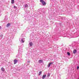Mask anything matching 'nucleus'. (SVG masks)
Listing matches in <instances>:
<instances>
[{
	"label": "nucleus",
	"mask_w": 79,
	"mask_h": 79,
	"mask_svg": "<svg viewBox=\"0 0 79 79\" xmlns=\"http://www.w3.org/2000/svg\"><path fill=\"white\" fill-rule=\"evenodd\" d=\"M76 53H77V50L75 49L73 51V53H74V54H76Z\"/></svg>",
	"instance_id": "423d86ee"
},
{
	"label": "nucleus",
	"mask_w": 79,
	"mask_h": 79,
	"mask_svg": "<svg viewBox=\"0 0 79 79\" xmlns=\"http://www.w3.org/2000/svg\"><path fill=\"white\" fill-rule=\"evenodd\" d=\"M43 60H40L38 62L39 63H43Z\"/></svg>",
	"instance_id": "6e6552de"
},
{
	"label": "nucleus",
	"mask_w": 79,
	"mask_h": 79,
	"mask_svg": "<svg viewBox=\"0 0 79 79\" xmlns=\"http://www.w3.org/2000/svg\"><path fill=\"white\" fill-rule=\"evenodd\" d=\"M29 44H30V46H32V45H33V44L32 42H30L29 43Z\"/></svg>",
	"instance_id": "9d476101"
},
{
	"label": "nucleus",
	"mask_w": 79,
	"mask_h": 79,
	"mask_svg": "<svg viewBox=\"0 0 79 79\" xmlns=\"http://www.w3.org/2000/svg\"><path fill=\"white\" fill-rule=\"evenodd\" d=\"M19 41L21 43H24L25 41V38H20L19 39Z\"/></svg>",
	"instance_id": "f03ea898"
},
{
	"label": "nucleus",
	"mask_w": 79,
	"mask_h": 79,
	"mask_svg": "<svg viewBox=\"0 0 79 79\" xmlns=\"http://www.w3.org/2000/svg\"><path fill=\"white\" fill-rule=\"evenodd\" d=\"M11 3L13 4L14 3V0H11Z\"/></svg>",
	"instance_id": "ddd939ff"
},
{
	"label": "nucleus",
	"mask_w": 79,
	"mask_h": 79,
	"mask_svg": "<svg viewBox=\"0 0 79 79\" xmlns=\"http://www.w3.org/2000/svg\"><path fill=\"white\" fill-rule=\"evenodd\" d=\"M53 63H49V64H53Z\"/></svg>",
	"instance_id": "4be33fe9"
},
{
	"label": "nucleus",
	"mask_w": 79,
	"mask_h": 79,
	"mask_svg": "<svg viewBox=\"0 0 79 79\" xmlns=\"http://www.w3.org/2000/svg\"><path fill=\"white\" fill-rule=\"evenodd\" d=\"M41 74H42V71H40L39 73V75L40 76L41 75Z\"/></svg>",
	"instance_id": "f8f14e48"
},
{
	"label": "nucleus",
	"mask_w": 79,
	"mask_h": 79,
	"mask_svg": "<svg viewBox=\"0 0 79 79\" xmlns=\"http://www.w3.org/2000/svg\"><path fill=\"white\" fill-rule=\"evenodd\" d=\"M10 23H8V24H7V25H6V27H9V26H10Z\"/></svg>",
	"instance_id": "0eeeda50"
},
{
	"label": "nucleus",
	"mask_w": 79,
	"mask_h": 79,
	"mask_svg": "<svg viewBox=\"0 0 79 79\" xmlns=\"http://www.w3.org/2000/svg\"><path fill=\"white\" fill-rule=\"evenodd\" d=\"M14 8H16V6H14Z\"/></svg>",
	"instance_id": "aec40b11"
},
{
	"label": "nucleus",
	"mask_w": 79,
	"mask_h": 79,
	"mask_svg": "<svg viewBox=\"0 0 79 79\" xmlns=\"http://www.w3.org/2000/svg\"><path fill=\"white\" fill-rule=\"evenodd\" d=\"M41 3L42 4V5H43V6H44V5H46V2H45L44 1H43Z\"/></svg>",
	"instance_id": "7ed1b4c3"
},
{
	"label": "nucleus",
	"mask_w": 79,
	"mask_h": 79,
	"mask_svg": "<svg viewBox=\"0 0 79 79\" xmlns=\"http://www.w3.org/2000/svg\"><path fill=\"white\" fill-rule=\"evenodd\" d=\"M43 14H45V13H43Z\"/></svg>",
	"instance_id": "b1692460"
},
{
	"label": "nucleus",
	"mask_w": 79,
	"mask_h": 79,
	"mask_svg": "<svg viewBox=\"0 0 79 79\" xmlns=\"http://www.w3.org/2000/svg\"><path fill=\"white\" fill-rule=\"evenodd\" d=\"M30 9L32 10H33V9H34V8L32 7H31Z\"/></svg>",
	"instance_id": "2eb2a0df"
},
{
	"label": "nucleus",
	"mask_w": 79,
	"mask_h": 79,
	"mask_svg": "<svg viewBox=\"0 0 79 79\" xmlns=\"http://www.w3.org/2000/svg\"><path fill=\"white\" fill-rule=\"evenodd\" d=\"M67 55L69 56L70 55V53L69 52H67Z\"/></svg>",
	"instance_id": "dca6fc26"
},
{
	"label": "nucleus",
	"mask_w": 79,
	"mask_h": 79,
	"mask_svg": "<svg viewBox=\"0 0 79 79\" xmlns=\"http://www.w3.org/2000/svg\"><path fill=\"white\" fill-rule=\"evenodd\" d=\"M77 69H79V67H77Z\"/></svg>",
	"instance_id": "412c9836"
},
{
	"label": "nucleus",
	"mask_w": 79,
	"mask_h": 79,
	"mask_svg": "<svg viewBox=\"0 0 79 79\" xmlns=\"http://www.w3.org/2000/svg\"><path fill=\"white\" fill-rule=\"evenodd\" d=\"M50 75V73H48L47 75V76L48 77H49Z\"/></svg>",
	"instance_id": "4468645a"
},
{
	"label": "nucleus",
	"mask_w": 79,
	"mask_h": 79,
	"mask_svg": "<svg viewBox=\"0 0 79 79\" xmlns=\"http://www.w3.org/2000/svg\"><path fill=\"white\" fill-rule=\"evenodd\" d=\"M0 37H1V38H2V37H3V35H1Z\"/></svg>",
	"instance_id": "6ab92c4d"
},
{
	"label": "nucleus",
	"mask_w": 79,
	"mask_h": 79,
	"mask_svg": "<svg viewBox=\"0 0 79 79\" xmlns=\"http://www.w3.org/2000/svg\"><path fill=\"white\" fill-rule=\"evenodd\" d=\"M45 77H46V75L44 74V75H43L42 78L43 79H45Z\"/></svg>",
	"instance_id": "39448f33"
},
{
	"label": "nucleus",
	"mask_w": 79,
	"mask_h": 79,
	"mask_svg": "<svg viewBox=\"0 0 79 79\" xmlns=\"http://www.w3.org/2000/svg\"><path fill=\"white\" fill-rule=\"evenodd\" d=\"M19 49L18 50L19 52V53H22V52H23V49L22 48H23V45H21V46H19Z\"/></svg>",
	"instance_id": "f257e3e1"
},
{
	"label": "nucleus",
	"mask_w": 79,
	"mask_h": 79,
	"mask_svg": "<svg viewBox=\"0 0 79 79\" xmlns=\"http://www.w3.org/2000/svg\"><path fill=\"white\" fill-rule=\"evenodd\" d=\"M18 61V60H17L16 59H15L14 60V64H16Z\"/></svg>",
	"instance_id": "20e7f679"
},
{
	"label": "nucleus",
	"mask_w": 79,
	"mask_h": 79,
	"mask_svg": "<svg viewBox=\"0 0 79 79\" xmlns=\"http://www.w3.org/2000/svg\"><path fill=\"white\" fill-rule=\"evenodd\" d=\"M24 6L25 8H28V5H27V4H25Z\"/></svg>",
	"instance_id": "9b49d317"
},
{
	"label": "nucleus",
	"mask_w": 79,
	"mask_h": 79,
	"mask_svg": "<svg viewBox=\"0 0 79 79\" xmlns=\"http://www.w3.org/2000/svg\"><path fill=\"white\" fill-rule=\"evenodd\" d=\"M40 2H44V0H40Z\"/></svg>",
	"instance_id": "a211bd4d"
},
{
	"label": "nucleus",
	"mask_w": 79,
	"mask_h": 79,
	"mask_svg": "<svg viewBox=\"0 0 79 79\" xmlns=\"http://www.w3.org/2000/svg\"><path fill=\"white\" fill-rule=\"evenodd\" d=\"M1 70L2 71H3V72H4V71H5V69H4V68H3V67L1 68Z\"/></svg>",
	"instance_id": "1a4fd4ad"
},
{
	"label": "nucleus",
	"mask_w": 79,
	"mask_h": 79,
	"mask_svg": "<svg viewBox=\"0 0 79 79\" xmlns=\"http://www.w3.org/2000/svg\"><path fill=\"white\" fill-rule=\"evenodd\" d=\"M2 29V27L0 26V29Z\"/></svg>",
	"instance_id": "5701e85b"
},
{
	"label": "nucleus",
	"mask_w": 79,
	"mask_h": 79,
	"mask_svg": "<svg viewBox=\"0 0 79 79\" xmlns=\"http://www.w3.org/2000/svg\"><path fill=\"white\" fill-rule=\"evenodd\" d=\"M50 65H51V64L50 63L48 64V67H50Z\"/></svg>",
	"instance_id": "f3484780"
}]
</instances>
